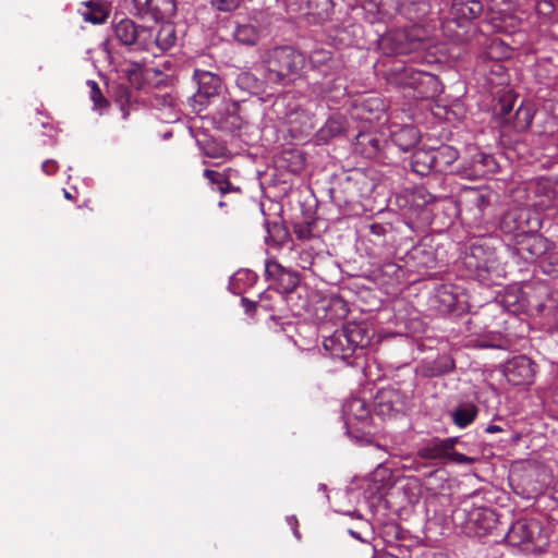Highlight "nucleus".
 Returning a JSON list of instances; mask_svg holds the SVG:
<instances>
[{
  "label": "nucleus",
  "instance_id": "1",
  "mask_svg": "<svg viewBox=\"0 0 558 558\" xmlns=\"http://www.w3.org/2000/svg\"><path fill=\"white\" fill-rule=\"evenodd\" d=\"M505 541L527 553H542L548 545V536L543 533V527L536 520L514 522L506 534Z\"/></svg>",
  "mask_w": 558,
  "mask_h": 558
},
{
  "label": "nucleus",
  "instance_id": "2",
  "mask_svg": "<svg viewBox=\"0 0 558 558\" xmlns=\"http://www.w3.org/2000/svg\"><path fill=\"white\" fill-rule=\"evenodd\" d=\"M390 82L416 90L417 97H432L439 89L438 78L426 71L416 70L412 65L396 66L390 74Z\"/></svg>",
  "mask_w": 558,
  "mask_h": 558
},
{
  "label": "nucleus",
  "instance_id": "3",
  "mask_svg": "<svg viewBox=\"0 0 558 558\" xmlns=\"http://www.w3.org/2000/svg\"><path fill=\"white\" fill-rule=\"evenodd\" d=\"M390 82L416 90L417 97H432L439 89L438 78L426 71L416 70L412 65L396 66L390 74Z\"/></svg>",
  "mask_w": 558,
  "mask_h": 558
},
{
  "label": "nucleus",
  "instance_id": "4",
  "mask_svg": "<svg viewBox=\"0 0 558 558\" xmlns=\"http://www.w3.org/2000/svg\"><path fill=\"white\" fill-rule=\"evenodd\" d=\"M390 82L416 90L417 97H432L439 89L438 78L426 71L416 70L412 65L396 66L390 74Z\"/></svg>",
  "mask_w": 558,
  "mask_h": 558
},
{
  "label": "nucleus",
  "instance_id": "5",
  "mask_svg": "<svg viewBox=\"0 0 558 558\" xmlns=\"http://www.w3.org/2000/svg\"><path fill=\"white\" fill-rule=\"evenodd\" d=\"M390 82L416 90L417 97H432L439 89L438 78L426 71L416 70L412 65L396 66L390 74Z\"/></svg>",
  "mask_w": 558,
  "mask_h": 558
},
{
  "label": "nucleus",
  "instance_id": "6",
  "mask_svg": "<svg viewBox=\"0 0 558 558\" xmlns=\"http://www.w3.org/2000/svg\"><path fill=\"white\" fill-rule=\"evenodd\" d=\"M521 234L518 235L514 251L515 254L525 263H533L539 258H548L550 265L558 266V254L549 253L551 243L541 234L525 232L518 226ZM558 274V268L555 270Z\"/></svg>",
  "mask_w": 558,
  "mask_h": 558
},
{
  "label": "nucleus",
  "instance_id": "7",
  "mask_svg": "<svg viewBox=\"0 0 558 558\" xmlns=\"http://www.w3.org/2000/svg\"><path fill=\"white\" fill-rule=\"evenodd\" d=\"M302 57L290 47L275 48L267 61L266 80L277 83L298 72Z\"/></svg>",
  "mask_w": 558,
  "mask_h": 558
},
{
  "label": "nucleus",
  "instance_id": "8",
  "mask_svg": "<svg viewBox=\"0 0 558 558\" xmlns=\"http://www.w3.org/2000/svg\"><path fill=\"white\" fill-rule=\"evenodd\" d=\"M142 43L144 44V51L157 57L175 45V27L170 22L147 27V31L143 34Z\"/></svg>",
  "mask_w": 558,
  "mask_h": 558
},
{
  "label": "nucleus",
  "instance_id": "9",
  "mask_svg": "<svg viewBox=\"0 0 558 558\" xmlns=\"http://www.w3.org/2000/svg\"><path fill=\"white\" fill-rule=\"evenodd\" d=\"M465 513V529L468 533L484 536L497 524L498 518L495 511L488 507H471L463 509Z\"/></svg>",
  "mask_w": 558,
  "mask_h": 558
},
{
  "label": "nucleus",
  "instance_id": "10",
  "mask_svg": "<svg viewBox=\"0 0 558 558\" xmlns=\"http://www.w3.org/2000/svg\"><path fill=\"white\" fill-rule=\"evenodd\" d=\"M194 80L197 84V92L193 98L201 107L207 106L219 96L221 80L218 75L208 71L195 70Z\"/></svg>",
  "mask_w": 558,
  "mask_h": 558
},
{
  "label": "nucleus",
  "instance_id": "11",
  "mask_svg": "<svg viewBox=\"0 0 558 558\" xmlns=\"http://www.w3.org/2000/svg\"><path fill=\"white\" fill-rule=\"evenodd\" d=\"M504 374L512 385H530L534 380L535 365L527 356L518 355L505 364Z\"/></svg>",
  "mask_w": 558,
  "mask_h": 558
},
{
  "label": "nucleus",
  "instance_id": "12",
  "mask_svg": "<svg viewBox=\"0 0 558 558\" xmlns=\"http://www.w3.org/2000/svg\"><path fill=\"white\" fill-rule=\"evenodd\" d=\"M113 31L114 37L119 40L120 44L132 47L133 50L144 51L142 37L144 32L147 31V27L137 26L130 19H122L114 25Z\"/></svg>",
  "mask_w": 558,
  "mask_h": 558
},
{
  "label": "nucleus",
  "instance_id": "13",
  "mask_svg": "<svg viewBox=\"0 0 558 558\" xmlns=\"http://www.w3.org/2000/svg\"><path fill=\"white\" fill-rule=\"evenodd\" d=\"M535 194L539 197V201L534 205L539 210L558 207V180L548 178L538 180L535 187Z\"/></svg>",
  "mask_w": 558,
  "mask_h": 558
},
{
  "label": "nucleus",
  "instance_id": "14",
  "mask_svg": "<svg viewBox=\"0 0 558 558\" xmlns=\"http://www.w3.org/2000/svg\"><path fill=\"white\" fill-rule=\"evenodd\" d=\"M265 271L268 278H272L278 282L279 289L283 293L292 292L299 284L298 275L284 269L277 262H267Z\"/></svg>",
  "mask_w": 558,
  "mask_h": 558
},
{
  "label": "nucleus",
  "instance_id": "15",
  "mask_svg": "<svg viewBox=\"0 0 558 558\" xmlns=\"http://www.w3.org/2000/svg\"><path fill=\"white\" fill-rule=\"evenodd\" d=\"M557 121L549 118L546 121L545 130L537 136V144L541 145L545 157L558 160V129Z\"/></svg>",
  "mask_w": 558,
  "mask_h": 558
},
{
  "label": "nucleus",
  "instance_id": "16",
  "mask_svg": "<svg viewBox=\"0 0 558 558\" xmlns=\"http://www.w3.org/2000/svg\"><path fill=\"white\" fill-rule=\"evenodd\" d=\"M323 344L325 350L329 351L330 355L336 359L347 361L352 356V349L349 347V340L343 328L326 338Z\"/></svg>",
  "mask_w": 558,
  "mask_h": 558
},
{
  "label": "nucleus",
  "instance_id": "17",
  "mask_svg": "<svg viewBox=\"0 0 558 558\" xmlns=\"http://www.w3.org/2000/svg\"><path fill=\"white\" fill-rule=\"evenodd\" d=\"M343 417L345 425L349 428L354 421L365 425L369 418V410L366 402L360 398H351L343 404ZM348 434L350 430L348 429Z\"/></svg>",
  "mask_w": 558,
  "mask_h": 558
},
{
  "label": "nucleus",
  "instance_id": "18",
  "mask_svg": "<svg viewBox=\"0 0 558 558\" xmlns=\"http://www.w3.org/2000/svg\"><path fill=\"white\" fill-rule=\"evenodd\" d=\"M81 14L86 22L101 24L110 14V4L105 0H90L85 3Z\"/></svg>",
  "mask_w": 558,
  "mask_h": 558
},
{
  "label": "nucleus",
  "instance_id": "19",
  "mask_svg": "<svg viewBox=\"0 0 558 558\" xmlns=\"http://www.w3.org/2000/svg\"><path fill=\"white\" fill-rule=\"evenodd\" d=\"M430 154H433L436 172H446L459 157L458 150L450 145L432 148Z\"/></svg>",
  "mask_w": 558,
  "mask_h": 558
},
{
  "label": "nucleus",
  "instance_id": "20",
  "mask_svg": "<svg viewBox=\"0 0 558 558\" xmlns=\"http://www.w3.org/2000/svg\"><path fill=\"white\" fill-rule=\"evenodd\" d=\"M421 138L418 129L414 125H404L393 133L392 141L403 151L413 148Z\"/></svg>",
  "mask_w": 558,
  "mask_h": 558
},
{
  "label": "nucleus",
  "instance_id": "21",
  "mask_svg": "<svg viewBox=\"0 0 558 558\" xmlns=\"http://www.w3.org/2000/svg\"><path fill=\"white\" fill-rule=\"evenodd\" d=\"M430 151L432 148H420L413 153L411 157V168L415 173L426 175L430 171H435L434 158Z\"/></svg>",
  "mask_w": 558,
  "mask_h": 558
},
{
  "label": "nucleus",
  "instance_id": "22",
  "mask_svg": "<svg viewBox=\"0 0 558 558\" xmlns=\"http://www.w3.org/2000/svg\"><path fill=\"white\" fill-rule=\"evenodd\" d=\"M506 308L512 313L527 312L532 304L518 288H512L504 296L502 300Z\"/></svg>",
  "mask_w": 558,
  "mask_h": 558
},
{
  "label": "nucleus",
  "instance_id": "23",
  "mask_svg": "<svg viewBox=\"0 0 558 558\" xmlns=\"http://www.w3.org/2000/svg\"><path fill=\"white\" fill-rule=\"evenodd\" d=\"M347 338L349 340V347L352 349V355L357 349H363L369 343V337L365 328L357 324H348L343 327Z\"/></svg>",
  "mask_w": 558,
  "mask_h": 558
},
{
  "label": "nucleus",
  "instance_id": "24",
  "mask_svg": "<svg viewBox=\"0 0 558 558\" xmlns=\"http://www.w3.org/2000/svg\"><path fill=\"white\" fill-rule=\"evenodd\" d=\"M450 416L458 427L465 428L476 418L477 408L473 403H462L451 411Z\"/></svg>",
  "mask_w": 558,
  "mask_h": 558
},
{
  "label": "nucleus",
  "instance_id": "25",
  "mask_svg": "<svg viewBox=\"0 0 558 558\" xmlns=\"http://www.w3.org/2000/svg\"><path fill=\"white\" fill-rule=\"evenodd\" d=\"M345 118L341 114H332L319 129L318 136L323 141H328L345 130Z\"/></svg>",
  "mask_w": 558,
  "mask_h": 558
},
{
  "label": "nucleus",
  "instance_id": "26",
  "mask_svg": "<svg viewBox=\"0 0 558 558\" xmlns=\"http://www.w3.org/2000/svg\"><path fill=\"white\" fill-rule=\"evenodd\" d=\"M233 37L240 44L253 46L259 39V31L250 23H238L233 31Z\"/></svg>",
  "mask_w": 558,
  "mask_h": 558
},
{
  "label": "nucleus",
  "instance_id": "27",
  "mask_svg": "<svg viewBox=\"0 0 558 558\" xmlns=\"http://www.w3.org/2000/svg\"><path fill=\"white\" fill-rule=\"evenodd\" d=\"M448 451L440 439H433L418 449L417 456L424 460L446 459Z\"/></svg>",
  "mask_w": 558,
  "mask_h": 558
},
{
  "label": "nucleus",
  "instance_id": "28",
  "mask_svg": "<svg viewBox=\"0 0 558 558\" xmlns=\"http://www.w3.org/2000/svg\"><path fill=\"white\" fill-rule=\"evenodd\" d=\"M480 253H482L481 247H472V254L470 257H468L465 263L469 267L475 269L476 276L480 279L485 280L486 279L485 274H490V271L495 268V265H494L495 262L493 258L489 257L483 263H480V262L474 263L473 259L477 258Z\"/></svg>",
  "mask_w": 558,
  "mask_h": 558
},
{
  "label": "nucleus",
  "instance_id": "29",
  "mask_svg": "<svg viewBox=\"0 0 558 558\" xmlns=\"http://www.w3.org/2000/svg\"><path fill=\"white\" fill-rule=\"evenodd\" d=\"M292 125L300 124L299 128L293 126V130L303 135H308L316 126L314 116L306 111H295L290 119Z\"/></svg>",
  "mask_w": 558,
  "mask_h": 558
},
{
  "label": "nucleus",
  "instance_id": "30",
  "mask_svg": "<svg viewBox=\"0 0 558 558\" xmlns=\"http://www.w3.org/2000/svg\"><path fill=\"white\" fill-rule=\"evenodd\" d=\"M138 11H160L159 2L167 4L169 8L165 11L170 13L174 10L172 0H132Z\"/></svg>",
  "mask_w": 558,
  "mask_h": 558
},
{
  "label": "nucleus",
  "instance_id": "31",
  "mask_svg": "<svg viewBox=\"0 0 558 558\" xmlns=\"http://www.w3.org/2000/svg\"><path fill=\"white\" fill-rule=\"evenodd\" d=\"M392 391L384 390L380 391L376 398V405L379 414L389 415L391 411H393V405L391 401Z\"/></svg>",
  "mask_w": 558,
  "mask_h": 558
},
{
  "label": "nucleus",
  "instance_id": "32",
  "mask_svg": "<svg viewBox=\"0 0 558 558\" xmlns=\"http://www.w3.org/2000/svg\"><path fill=\"white\" fill-rule=\"evenodd\" d=\"M87 86L90 89V99L94 102V108L98 110H102L108 106V101L101 95L100 88L95 81H87Z\"/></svg>",
  "mask_w": 558,
  "mask_h": 558
},
{
  "label": "nucleus",
  "instance_id": "33",
  "mask_svg": "<svg viewBox=\"0 0 558 558\" xmlns=\"http://www.w3.org/2000/svg\"><path fill=\"white\" fill-rule=\"evenodd\" d=\"M487 54L492 59H500L509 57V47L499 39H493L487 50Z\"/></svg>",
  "mask_w": 558,
  "mask_h": 558
},
{
  "label": "nucleus",
  "instance_id": "34",
  "mask_svg": "<svg viewBox=\"0 0 558 558\" xmlns=\"http://www.w3.org/2000/svg\"><path fill=\"white\" fill-rule=\"evenodd\" d=\"M453 368L454 361L448 355H442L435 360L433 375H442L451 372Z\"/></svg>",
  "mask_w": 558,
  "mask_h": 558
},
{
  "label": "nucleus",
  "instance_id": "35",
  "mask_svg": "<svg viewBox=\"0 0 558 558\" xmlns=\"http://www.w3.org/2000/svg\"><path fill=\"white\" fill-rule=\"evenodd\" d=\"M483 10V5L478 0H466L462 4V15L466 19H475L477 17Z\"/></svg>",
  "mask_w": 558,
  "mask_h": 558
},
{
  "label": "nucleus",
  "instance_id": "36",
  "mask_svg": "<svg viewBox=\"0 0 558 558\" xmlns=\"http://www.w3.org/2000/svg\"><path fill=\"white\" fill-rule=\"evenodd\" d=\"M204 175L214 184L217 185L218 190L221 192V193H226L228 192L229 190V182L226 180V178L219 173V172H216L214 170H208L206 169L204 171Z\"/></svg>",
  "mask_w": 558,
  "mask_h": 558
},
{
  "label": "nucleus",
  "instance_id": "37",
  "mask_svg": "<svg viewBox=\"0 0 558 558\" xmlns=\"http://www.w3.org/2000/svg\"><path fill=\"white\" fill-rule=\"evenodd\" d=\"M210 4L219 12H231L239 8L240 0H210Z\"/></svg>",
  "mask_w": 558,
  "mask_h": 558
},
{
  "label": "nucleus",
  "instance_id": "38",
  "mask_svg": "<svg viewBox=\"0 0 558 558\" xmlns=\"http://www.w3.org/2000/svg\"><path fill=\"white\" fill-rule=\"evenodd\" d=\"M255 280H256V275L253 271L247 270V269L239 270L231 278L232 283L244 282L248 286L253 284L255 282Z\"/></svg>",
  "mask_w": 558,
  "mask_h": 558
},
{
  "label": "nucleus",
  "instance_id": "39",
  "mask_svg": "<svg viewBox=\"0 0 558 558\" xmlns=\"http://www.w3.org/2000/svg\"><path fill=\"white\" fill-rule=\"evenodd\" d=\"M446 459L456 464H472L476 460L475 458L465 456L456 450L448 451Z\"/></svg>",
  "mask_w": 558,
  "mask_h": 558
},
{
  "label": "nucleus",
  "instance_id": "40",
  "mask_svg": "<svg viewBox=\"0 0 558 558\" xmlns=\"http://www.w3.org/2000/svg\"><path fill=\"white\" fill-rule=\"evenodd\" d=\"M477 158L478 159H476V161L481 162L483 166L488 168L489 171L494 170L496 165H495V160H494L493 156L486 155V154H480L477 156Z\"/></svg>",
  "mask_w": 558,
  "mask_h": 558
},
{
  "label": "nucleus",
  "instance_id": "41",
  "mask_svg": "<svg viewBox=\"0 0 558 558\" xmlns=\"http://www.w3.org/2000/svg\"><path fill=\"white\" fill-rule=\"evenodd\" d=\"M41 170L48 175L53 174L58 170V163L53 159L45 160L41 165Z\"/></svg>",
  "mask_w": 558,
  "mask_h": 558
},
{
  "label": "nucleus",
  "instance_id": "42",
  "mask_svg": "<svg viewBox=\"0 0 558 558\" xmlns=\"http://www.w3.org/2000/svg\"><path fill=\"white\" fill-rule=\"evenodd\" d=\"M287 523L291 527L295 538L300 539L301 538V534H300V531H299V527H298L299 526V522H298L296 517L295 515L287 517Z\"/></svg>",
  "mask_w": 558,
  "mask_h": 558
},
{
  "label": "nucleus",
  "instance_id": "43",
  "mask_svg": "<svg viewBox=\"0 0 558 558\" xmlns=\"http://www.w3.org/2000/svg\"><path fill=\"white\" fill-rule=\"evenodd\" d=\"M517 117H518V119L522 118L524 120L523 128L529 126L532 122V116L527 109L519 108L517 111Z\"/></svg>",
  "mask_w": 558,
  "mask_h": 558
},
{
  "label": "nucleus",
  "instance_id": "44",
  "mask_svg": "<svg viewBox=\"0 0 558 558\" xmlns=\"http://www.w3.org/2000/svg\"><path fill=\"white\" fill-rule=\"evenodd\" d=\"M458 437H449L445 439H440L447 451L454 450V446L458 442Z\"/></svg>",
  "mask_w": 558,
  "mask_h": 558
},
{
  "label": "nucleus",
  "instance_id": "45",
  "mask_svg": "<svg viewBox=\"0 0 558 558\" xmlns=\"http://www.w3.org/2000/svg\"><path fill=\"white\" fill-rule=\"evenodd\" d=\"M474 203L476 204V206L482 207L485 206L487 202L483 194H476Z\"/></svg>",
  "mask_w": 558,
  "mask_h": 558
},
{
  "label": "nucleus",
  "instance_id": "46",
  "mask_svg": "<svg viewBox=\"0 0 558 558\" xmlns=\"http://www.w3.org/2000/svg\"><path fill=\"white\" fill-rule=\"evenodd\" d=\"M502 428L498 425H495V424H489L486 428H485V432L488 433V434H496V433H499L501 432Z\"/></svg>",
  "mask_w": 558,
  "mask_h": 558
},
{
  "label": "nucleus",
  "instance_id": "47",
  "mask_svg": "<svg viewBox=\"0 0 558 558\" xmlns=\"http://www.w3.org/2000/svg\"><path fill=\"white\" fill-rule=\"evenodd\" d=\"M242 303L244 304L246 311H248L251 307L254 306V303L253 302H250L247 299L243 298L242 299Z\"/></svg>",
  "mask_w": 558,
  "mask_h": 558
},
{
  "label": "nucleus",
  "instance_id": "48",
  "mask_svg": "<svg viewBox=\"0 0 558 558\" xmlns=\"http://www.w3.org/2000/svg\"><path fill=\"white\" fill-rule=\"evenodd\" d=\"M395 51H396V53H407V52H408V49H407V48H404V47H401V46H400V47H397V48L395 49Z\"/></svg>",
  "mask_w": 558,
  "mask_h": 558
},
{
  "label": "nucleus",
  "instance_id": "49",
  "mask_svg": "<svg viewBox=\"0 0 558 558\" xmlns=\"http://www.w3.org/2000/svg\"><path fill=\"white\" fill-rule=\"evenodd\" d=\"M509 219L514 220V219H515V215H514V214H508V215L505 217V223H507V221H508Z\"/></svg>",
  "mask_w": 558,
  "mask_h": 558
},
{
  "label": "nucleus",
  "instance_id": "50",
  "mask_svg": "<svg viewBox=\"0 0 558 558\" xmlns=\"http://www.w3.org/2000/svg\"><path fill=\"white\" fill-rule=\"evenodd\" d=\"M63 192H64V197H65L66 199H73V196L71 195V193H70V192H68L66 190H63Z\"/></svg>",
  "mask_w": 558,
  "mask_h": 558
},
{
  "label": "nucleus",
  "instance_id": "51",
  "mask_svg": "<svg viewBox=\"0 0 558 558\" xmlns=\"http://www.w3.org/2000/svg\"><path fill=\"white\" fill-rule=\"evenodd\" d=\"M381 475V472L380 471H376L373 475V480L374 481H377V478Z\"/></svg>",
  "mask_w": 558,
  "mask_h": 558
},
{
  "label": "nucleus",
  "instance_id": "52",
  "mask_svg": "<svg viewBox=\"0 0 558 558\" xmlns=\"http://www.w3.org/2000/svg\"><path fill=\"white\" fill-rule=\"evenodd\" d=\"M318 489L322 490L323 493H326L327 488L325 484H319Z\"/></svg>",
  "mask_w": 558,
  "mask_h": 558
},
{
  "label": "nucleus",
  "instance_id": "53",
  "mask_svg": "<svg viewBox=\"0 0 558 558\" xmlns=\"http://www.w3.org/2000/svg\"><path fill=\"white\" fill-rule=\"evenodd\" d=\"M381 558H398V557L392 554H387V555L383 556Z\"/></svg>",
  "mask_w": 558,
  "mask_h": 558
},
{
  "label": "nucleus",
  "instance_id": "54",
  "mask_svg": "<svg viewBox=\"0 0 558 558\" xmlns=\"http://www.w3.org/2000/svg\"><path fill=\"white\" fill-rule=\"evenodd\" d=\"M350 533H351V535H352V536H354V537H356V538H360V537L357 536V533H355V532H353V531H350Z\"/></svg>",
  "mask_w": 558,
  "mask_h": 558
},
{
  "label": "nucleus",
  "instance_id": "55",
  "mask_svg": "<svg viewBox=\"0 0 558 558\" xmlns=\"http://www.w3.org/2000/svg\"><path fill=\"white\" fill-rule=\"evenodd\" d=\"M242 78H243V80L248 78V75H247V74H245V75H243V76H242Z\"/></svg>",
  "mask_w": 558,
  "mask_h": 558
}]
</instances>
